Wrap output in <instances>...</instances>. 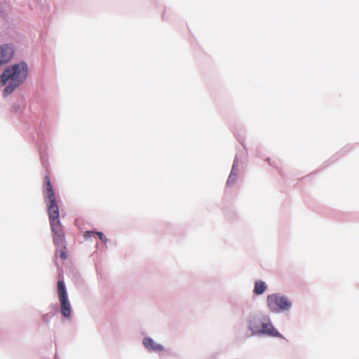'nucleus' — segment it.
I'll use <instances>...</instances> for the list:
<instances>
[{"mask_svg": "<svg viewBox=\"0 0 359 359\" xmlns=\"http://www.w3.org/2000/svg\"><path fill=\"white\" fill-rule=\"evenodd\" d=\"M264 334L271 337L283 338V335L278 332L271 323H263L261 325L260 334Z\"/></svg>", "mask_w": 359, "mask_h": 359, "instance_id": "nucleus-7", "label": "nucleus"}, {"mask_svg": "<svg viewBox=\"0 0 359 359\" xmlns=\"http://www.w3.org/2000/svg\"><path fill=\"white\" fill-rule=\"evenodd\" d=\"M60 248H61V249L58 250L56 252V255L60 257L62 259H67V255L65 252L66 246L65 245V247H60Z\"/></svg>", "mask_w": 359, "mask_h": 359, "instance_id": "nucleus-12", "label": "nucleus"}, {"mask_svg": "<svg viewBox=\"0 0 359 359\" xmlns=\"http://www.w3.org/2000/svg\"><path fill=\"white\" fill-rule=\"evenodd\" d=\"M15 50L11 44L0 46V66L7 63L14 55Z\"/></svg>", "mask_w": 359, "mask_h": 359, "instance_id": "nucleus-6", "label": "nucleus"}, {"mask_svg": "<svg viewBox=\"0 0 359 359\" xmlns=\"http://www.w3.org/2000/svg\"><path fill=\"white\" fill-rule=\"evenodd\" d=\"M44 187L43 193L46 198V203L48 210L59 208L56 201V197L53 191V188L50 182V177L46 174L44 178Z\"/></svg>", "mask_w": 359, "mask_h": 359, "instance_id": "nucleus-5", "label": "nucleus"}, {"mask_svg": "<svg viewBox=\"0 0 359 359\" xmlns=\"http://www.w3.org/2000/svg\"><path fill=\"white\" fill-rule=\"evenodd\" d=\"M236 179H237V175L236 174H233L231 172L229 176L228 180H227L226 184L227 185L233 184L235 182V181L236 180Z\"/></svg>", "mask_w": 359, "mask_h": 359, "instance_id": "nucleus-13", "label": "nucleus"}, {"mask_svg": "<svg viewBox=\"0 0 359 359\" xmlns=\"http://www.w3.org/2000/svg\"><path fill=\"white\" fill-rule=\"evenodd\" d=\"M144 346L149 350L154 351H161L163 350L162 345L155 343L151 338H144L143 340Z\"/></svg>", "mask_w": 359, "mask_h": 359, "instance_id": "nucleus-8", "label": "nucleus"}, {"mask_svg": "<svg viewBox=\"0 0 359 359\" xmlns=\"http://www.w3.org/2000/svg\"><path fill=\"white\" fill-rule=\"evenodd\" d=\"M27 72L28 67L24 62L7 67L0 78V86H4L8 83L4 89V95H8L12 93L15 88L21 85L26 79Z\"/></svg>", "mask_w": 359, "mask_h": 359, "instance_id": "nucleus-1", "label": "nucleus"}, {"mask_svg": "<svg viewBox=\"0 0 359 359\" xmlns=\"http://www.w3.org/2000/svg\"><path fill=\"white\" fill-rule=\"evenodd\" d=\"M266 302L271 311L274 313L281 310H288L291 307V302L287 298L277 294L268 295Z\"/></svg>", "mask_w": 359, "mask_h": 359, "instance_id": "nucleus-3", "label": "nucleus"}, {"mask_svg": "<svg viewBox=\"0 0 359 359\" xmlns=\"http://www.w3.org/2000/svg\"><path fill=\"white\" fill-rule=\"evenodd\" d=\"M57 293L60 302L61 313L64 317L69 318L72 308L68 300L67 292L63 280H59L57 282Z\"/></svg>", "mask_w": 359, "mask_h": 359, "instance_id": "nucleus-4", "label": "nucleus"}, {"mask_svg": "<svg viewBox=\"0 0 359 359\" xmlns=\"http://www.w3.org/2000/svg\"><path fill=\"white\" fill-rule=\"evenodd\" d=\"M248 328L251 331V335L260 334L261 328L255 318L249 320Z\"/></svg>", "mask_w": 359, "mask_h": 359, "instance_id": "nucleus-9", "label": "nucleus"}, {"mask_svg": "<svg viewBox=\"0 0 359 359\" xmlns=\"http://www.w3.org/2000/svg\"><path fill=\"white\" fill-rule=\"evenodd\" d=\"M48 214L55 245L57 248L65 247V237L59 219V208L48 210Z\"/></svg>", "mask_w": 359, "mask_h": 359, "instance_id": "nucleus-2", "label": "nucleus"}, {"mask_svg": "<svg viewBox=\"0 0 359 359\" xmlns=\"http://www.w3.org/2000/svg\"><path fill=\"white\" fill-rule=\"evenodd\" d=\"M94 235H97L100 239L104 243L107 241L106 236L102 232L88 231L84 233V237L87 239Z\"/></svg>", "mask_w": 359, "mask_h": 359, "instance_id": "nucleus-11", "label": "nucleus"}, {"mask_svg": "<svg viewBox=\"0 0 359 359\" xmlns=\"http://www.w3.org/2000/svg\"><path fill=\"white\" fill-rule=\"evenodd\" d=\"M266 289V285L264 282L259 280L255 283L254 293L256 294H262Z\"/></svg>", "mask_w": 359, "mask_h": 359, "instance_id": "nucleus-10", "label": "nucleus"}]
</instances>
